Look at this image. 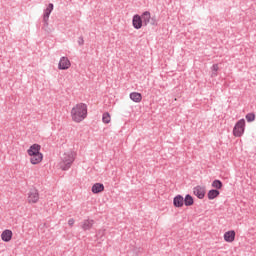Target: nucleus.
Segmentation results:
<instances>
[{
    "label": "nucleus",
    "mask_w": 256,
    "mask_h": 256,
    "mask_svg": "<svg viewBox=\"0 0 256 256\" xmlns=\"http://www.w3.org/2000/svg\"><path fill=\"white\" fill-rule=\"evenodd\" d=\"M87 115V104L83 102L75 104L70 110V117L74 123H82V121H85V119H87Z\"/></svg>",
    "instance_id": "obj_1"
},
{
    "label": "nucleus",
    "mask_w": 256,
    "mask_h": 256,
    "mask_svg": "<svg viewBox=\"0 0 256 256\" xmlns=\"http://www.w3.org/2000/svg\"><path fill=\"white\" fill-rule=\"evenodd\" d=\"M27 154L29 156L31 165H39L43 162V153H41V145H31L27 150Z\"/></svg>",
    "instance_id": "obj_2"
},
{
    "label": "nucleus",
    "mask_w": 256,
    "mask_h": 256,
    "mask_svg": "<svg viewBox=\"0 0 256 256\" xmlns=\"http://www.w3.org/2000/svg\"><path fill=\"white\" fill-rule=\"evenodd\" d=\"M75 157H77V153L73 150H66L60 156L59 167L62 171H67V169L71 168L73 162L75 161Z\"/></svg>",
    "instance_id": "obj_3"
},
{
    "label": "nucleus",
    "mask_w": 256,
    "mask_h": 256,
    "mask_svg": "<svg viewBox=\"0 0 256 256\" xmlns=\"http://www.w3.org/2000/svg\"><path fill=\"white\" fill-rule=\"evenodd\" d=\"M39 190L37 188H31L28 192L27 202L29 205H35L39 203Z\"/></svg>",
    "instance_id": "obj_4"
},
{
    "label": "nucleus",
    "mask_w": 256,
    "mask_h": 256,
    "mask_svg": "<svg viewBox=\"0 0 256 256\" xmlns=\"http://www.w3.org/2000/svg\"><path fill=\"white\" fill-rule=\"evenodd\" d=\"M245 133V119H240L233 128L234 137H243Z\"/></svg>",
    "instance_id": "obj_5"
},
{
    "label": "nucleus",
    "mask_w": 256,
    "mask_h": 256,
    "mask_svg": "<svg viewBox=\"0 0 256 256\" xmlns=\"http://www.w3.org/2000/svg\"><path fill=\"white\" fill-rule=\"evenodd\" d=\"M71 68V60H69V58L63 56L60 58V61L58 63V69H60V71H67V69Z\"/></svg>",
    "instance_id": "obj_6"
},
{
    "label": "nucleus",
    "mask_w": 256,
    "mask_h": 256,
    "mask_svg": "<svg viewBox=\"0 0 256 256\" xmlns=\"http://www.w3.org/2000/svg\"><path fill=\"white\" fill-rule=\"evenodd\" d=\"M205 193H207L205 186L198 185V186L194 187V189H193V194L196 197H198V199H204Z\"/></svg>",
    "instance_id": "obj_7"
},
{
    "label": "nucleus",
    "mask_w": 256,
    "mask_h": 256,
    "mask_svg": "<svg viewBox=\"0 0 256 256\" xmlns=\"http://www.w3.org/2000/svg\"><path fill=\"white\" fill-rule=\"evenodd\" d=\"M140 17L142 19L143 25L147 26L148 23H152V25H155V18L151 17V12L145 11Z\"/></svg>",
    "instance_id": "obj_8"
},
{
    "label": "nucleus",
    "mask_w": 256,
    "mask_h": 256,
    "mask_svg": "<svg viewBox=\"0 0 256 256\" xmlns=\"http://www.w3.org/2000/svg\"><path fill=\"white\" fill-rule=\"evenodd\" d=\"M132 25L134 29H141V27H143V20L139 14L133 16Z\"/></svg>",
    "instance_id": "obj_9"
},
{
    "label": "nucleus",
    "mask_w": 256,
    "mask_h": 256,
    "mask_svg": "<svg viewBox=\"0 0 256 256\" xmlns=\"http://www.w3.org/2000/svg\"><path fill=\"white\" fill-rule=\"evenodd\" d=\"M1 239L4 243H9L13 239V231L6 229L1 234Z\"/></svg>",
    "instance_id": "obj_10"
},
{
    "label": "nucleus",
    "mask_w": 256,
    "mask_h": 256,
    "mask_svg": "<svg viewBox=\"0 0 256 256\" xmlns=\"http://www.w3.org/2000/svg\"><path fill=\"white\" fill-rule=\"evenodd\" d=\"M235 230H229L227 232L224 233V241H226V243H233V241H235Z\"/></svg>",
    "instance_id": "obj_11"
},
{
    "label": "nucleus",
    "mask_w": 256,
    "mask_h": 256,
    "mask_svg": "<svg viewBox=\"0 0 256 256\" xmlns=\"http://www.w3.org/2000/svg\"><path fill=\"white\" fill-rule=\"evenodd\" d=\"M173 205L174 207H177V208L183 207V205H185L183 196L177 195L176 197H174Z\"/></svg>",
    "instance_id": "obj_12"
},
{
    "label": "nucleus",
    "mask_w": 256,
    "mask_h": 256,
    "mask_svg": "<svg viewBox=\"0 0 256 256\" xmlns=\"http://www.w3.org/2000/svg\"><path fill=\"white\" fill-rule=\"evenodd\" d=\"M94 223H95V221H93L91 219L84 220L82 222V229L84 231H89L90 229L93 228Z\"/></svg>",
    "instance_id": "obj_13"
},
{
    "label": "nucleus",
    "mask_w": 256,
    "mask_h": 256,
    "mask_svg": "<svg viewBox=\"0 0 256 256\" xmlns=\"http://www.w3.org/2000/svg\"><path fill=\"white\" fill-rule=\"evenodd\" d=\"M219 195H221V192H219V190H217V189H212V190L208 191V193H207V197H208L209 201H213V199H217V197H219Z\"/></svg>",
    "instance_id": "obj_14"
},
{
    "label": "nucleus",
    "mask_w": 256,
    "mask_h": 256,
    "mask_svg": "<svg viewBox=\"0 0 256 256\" xmlns=\"http://www.w3.org/2000/svg\"><path fill=\"white\" fill-rule=\"evenodd\" d=\"M130 99L134 101V103H141L143 96L141 95V93L132 92L130 93Z\"/></svg>",
    "instance_id": "obj_15"
},
{
    "label": "nucleus",
    "mask_w": 256,
    "mask_h": 256,
    "mask_svg": "<svg viewBox=\"0 0 256 256\" xmlns=\"http://www.w3.org/2000/svg\"><path fill=\"white\" fill-rule=\"evenodd\" d=\"M102 191H105V186L101 183H96L92 186V193H102Z\"/></svg>",
    "instance_id": "obj_16"
},
{
    "label": "nucleus",
    "mask_w": 256,
    "mask_h": 256,
    "mask_svg": "<svg viewBox=\"0 0 256 256\" xmlns=\"http://www.w3.org/2000/svg\"><path fill=\"white\" fill-rule=\"evenodd\" d=\"M52 11H53V4L50 3L44 12L45 22L49 21V15H51Z\"/></svg>",
    "instance_id": "obj_17"
},
{
    "label": "nucleus",
    "mask_w": 256,
    "mask_h": 256,
    "mask_svg": "<svg viewBox=\"0 0 256 256\" xmlns=\"http://www.w3.org/2000/svg\"><path fill=\"white\" fill-rule=\"evenodd\" d=\"M194 203L195 201L193 200V196L187 194L184 198V205L186 207H191Z\"/></svg>",
    "instance_id": "obj_18"
},
{
    "label": "nucleus",
    "mask_w": 256,
    "mask_h": 256,
    "mask_svg": "<svg viewBox=\"0 0 256 256\" xmlns=\"http://www.w3.org/2000/svg\"><path fill=\"white\" fill-rule=\"evenodd\" d=\"M102 123H105V125H108V123H111V114H109V112L103 113Z\"/></svg>",
    "instance_id": "obj_19"
},
{
    "label": "nucleus",
    "mask_w": 256,
    "mask_h": 256,
    "mask_svg": "<svg viewBox=\"0 0 256 256\" xmlns=\"http://www.w3.org/2000/svg\"><path fill=\"white\" fill-rule=\"evenodd\" d=\"M212 187L214 189H223V182H221V180H214L212 182Z\"/></svg>",
    "instance_id": "obj_20"
},
{
    "label": "nucleus",
    "mask_w": 256,
    "mask_h": 256,
    "mask_svg": "<svg viewBox=\"0 0 256 256\" xmlns=\"http://www.w3.org/2000/svg\"><path fill=\"white\" fill-rule=\"evenodd\" d=\"M246 121H248V123H252V121H255V114L254 113H248L246 115Z\"/></svg>",
    "instance_id": "obj_21"
},
{
    "label": "nucleus",
    "mask_w": 256,
    "mask_h": 256,
    "mask_svg": "<svg viewBox=\"0 0 256 256\" xmlns=\"http://www.w3.org/2000/svg\"><path fill=\"white\" fill-rule=\"evenodd\" d=\"M212 71H214L215 73H217V71H219V64H214L212 66Z\"/></svg>",
    "instance_id": "obj_22"
},
{
    "label": "nucleus",
    "mask_w": 256,
    "mask_h": 256,
    "mask_svg": "<svg viewBox=\"0 0 256 256\" xmlns=\"http://www.w3.org/2000/svg\"><path fill=\"white\" fill-rule=\"evenodd\" d=\"M68 225H69L70 227H73V225H75V219H73V218L69 219V220H68Z\"/></svg>",
    "instance_id": "obj_23"
}]
</instances>
